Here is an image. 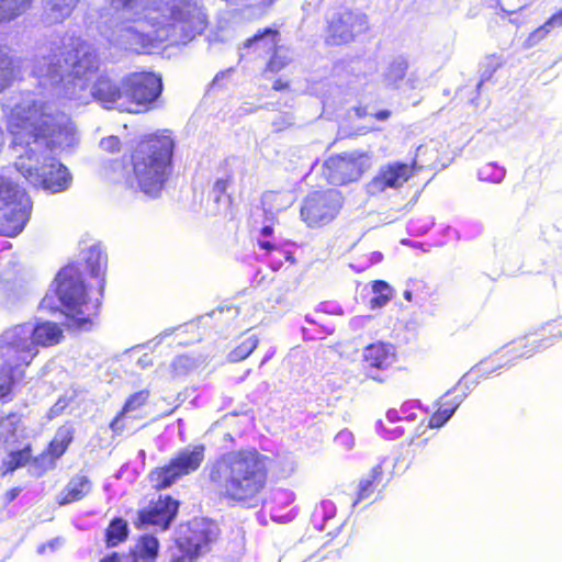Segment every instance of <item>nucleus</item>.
I'll use <instances>...</instances> for the list:
<instances>
[{
  "mask_svg": "<svg viewBox=\"0 0 562 562\" xmlns=\"http://www.w3.org/2000/svg\"><path fill=\"white\" fill-rule=\"evenodd\" d=\"M233 175H227L225 178H218L212 187V194L216 203L220 202L222 196L226 195L228 187L233 183Z\"/></svg>",
  "mask_w": 562,
  "mask_h": 562,
  "instance_id": "42",
  "label": "nucleus"
},
{
  "mask_svg": "<svg viewBox=\"0 0 562 562\" xmlns=\"http://www.w3.org/2000/svg\"><path fill=\"white\" fill-rule=\"evenodd\" d=\"M205 447L194 446L192 450L179 451L169 462L150 471L148 479L156 491L173 485L179 479L196 471L204 461Z\"/></svg>",
  "mask_w": 562,
  "mask_h": 562,
  "instance_id": "10",
  "label": "nucleus"
},
{
  "mask_svg": "<svg viewBox=\"0 0 562 562\" xmlns=\"http://www.w3.org/2000/svg\"><path fill=\"white\" fill-rule=\"evenodd\" d=\"M91 479L85 473L72 475L57 497L59 506H66L86 498L92 491Z\"/></svg>",
  "mask_w": 562,
  "mask_h": 562,
  "instance_id": "23",
  "label": "nucleus"
},
{
  "mask_svg": "<svg viewBox=\"0 0 562 562\" xmlns=\"http://www.w3.org/2000/svg\"><path fill=\"white\" fill-rule=\"evenodd\" d=\"M108 3L116 11H131L137 5L138 0H108Z\"/></svg>",
  "mask_w": 562,
  "mask_h": 562,
  "instance_id": "45",
  "label": "nucleus"
},
{
  "mask_svg": "<svg viewBox=\"0 0 562 562\" xmlns=\"http://www.w3.org/2000/svg\"><path fill=\"white\" fill-rule=\"evenodd\" d=\"M257 245L267 252H271L278 248L277 245L270 240H258Z\"/></svg>",
  "mask_w": 562,
  "mask_h": 562,
  "instance_id": "49",
  "label": "nucleus"
},
{
  "mask_svg": "<svg viewBox=\"0 0 562 562\" xmlns=\"http://www.w3.org/2000/svg\"><path fill=\"white\" fill-rule=\"evenodd\" d=\"M392 112L390 110H380L372 114L376 121H386L391 117Z\"/></svg>",
  "mask_w": 562,
  "mask_h": 562,
  "instance_id": "50",
  "label": "nucleus"
},
{
  "mask_svg": "<svg viewBox=\"0 0 562 562\" xmlns=\"http://www.w3.org/2000/svg\"><path fill=\"white\" fill-rule=\"evenodd\" d=\"M244 48H251L259 57L281 50L280 32L278 29L272 27L260 29L244 42Z\"/></svg>",
  "mask_w": 562,
  "mask_h": 562,
  "instance_id": "22",
  "label": "nucleus"
},
{
  "mask_svg": "<svg viewBox=\"0 0 562 562\" xmlns=\"http://www.w3.org/2000/svg\"><path fill=\"white\" fill-rule=\"evenodd\" d=\"M149 395L150 393L148 390H140L138 392L131 394L126 398L121 411L116 414V416L111 420L109 425L110 429L114 435H122V432L126 428V425L124 423L125 415L130 412H133L144 406L147 403Z\"/></svg>",
  "mask_w": 562,
  "mask_h": 562,
  "instance_id": "27",
  "label": "nucleus"
},
{
  "mask_svg": "<svg viewBox=\"0 0 562 562\" xmlns=\"http://www.w3.org/2000/svg\"><path fill=\"white\" fill-rule=\"evenodd\" d=\"M20 492H21V487H19V486H15V487L10 488V490L5 493V495H4L5 504L8 505V504L12 503V502L18 497V495L20 494Z\"/></svg>",
  "mask_w": 562,
  "mask_h": 562,
  "instance_id": "48",
  "label": "nucleus"
},
{
  "mask_svg": "<svg viewBox=\"0 0 562 562\" xmlns=\"http://www.w3.org/2000/svg\"><path fill=\"white\" fill-rule=\"evenodd\" d=\"M271 459L254 447L231 450L209 465L207 480L229 506L258 507L268 490Z\"/></svg>",
  "mask_w": 562,
  "mask_h": 562,
  "instance_id": "1",
  "label": "nucleus"
},
{
  "mask_svg": "<svg viewBox=\"0 0 562 562\" xmlns=\"http://www.w3.org/2000/svg\"><path fill=\"white\" fill-rule=\"evenodd\" d=\"M491 165H486L485 167H483V169L481 170V173H483L485 171V169L490 168Z\"/></svg>",
  "mask_w": 562,
  "mask_h": 562,
  "instance_id": "57",
  "label": "nucleus"
},
{
  "mask_svg": "<svg viewBox=\"0 0 562 562\" xmlns=\"http://www.w3.org/2000/svg\"><path fill=\"white\" fill-rule=\"evenodd\" d=\"M100 562H122L117 552H112L100 560Z\"/></svg>",
  "mask_w": 562,
  "mask_h": 562,
  "instance_id": "51",
  "label": "nucleus"
},
{
  "mask_svg": "<svg viewBox=\"0 0 562 562\" xmlns=\"http://www.w3.org/2000/svg\"><path fill=\"white\" fill-rule=\"evenodd\" d=\"M260 234L262 236H271L273 234V227L271 225H266L260 229Z\"/></svg>",
  "mask_w": 562,
  "mask_h": 562,
  "instance_id": "53",
  "label": "nucleus"
},
{
  "mask_svg": "<svg viewBox=\"0 0 562 562\" xmlns=\"http://www.w3.org/2000/svg\"><path fill=\"white\" fill-rule=\"evenodd\" d=\"M29 342L22 340L0 342V402H11L16 386L25 379L26 370L35 359Z\"/></svg>",
  "mask_w": 562,
  "mask_h": 562,
  "instance_id": "5",
  "label": "nucleus"
},
{
  "mask_svg": "<svg viewBox=\"0 0 562 562\" xmlns=\"http://www.w3.org/2000/svg\"><path fill=\"white\" fill-rule=\"evenodd\" d=\"M123 102L121 111L145 113L154 109L162 92L161 77L151 71H135L122 80Z\"/></svg>",
  "mask_w": 562,
  "mask_h": 562,
  "instance_id": "6",
  "label": "nucleus"
},
{
  "mask_svg": "<svg viewBox=\"0 0 562 562\" xmlns=\"http://www.w3.org/2000/svg\"><path fill=\"white\" fill-rule=\"evenodd\" d=\"M560 338H562V316L546 323L539 334L526 337V342L522 346L526 350L520 355L530 357L535 352L549 347L553 340Z\"/></svg>",
  "mask_w": 562,
  "mask_h": 562,
  "instance_id": "20",
  "label": "nucleus"
},
{
  "mask_svg": "<svg viewBox=\"0 0 562 562\" xmlns=\"http://www.w3.org/2000/svg\"><path fill=\"white\" fill-rule=\"evenodd\" d=\"M18 70L13 58L0 47V86L12 80Z\"/></svg>",
  "mask_w": 562,
  "mask_h": 562,
  "instance_id": "38",
  "label": "nucleus"
},
{
  "mask_svg": "<svg viewBox=\"0 0 562 562\" xmlns=\"http://www.w3.org/2000/svg\"><path fill=\"white\" fill-rule=\"evenodd\" d=\"M353 111L358 117H364L368 114V111L364 106H356L353 108Z\"/></svg>",
  "mask_w": 562,
  "mask_h": 562,
  "instance_id": "52",
  "label": "nucleus"
},
{
  "mask_svg": "<svg viewBox=\"0 0 562 562\" xmlns=\"http://www.w3.org/2000/svg\"><path fill=\"white\" fill-rule=\"evenodd\" d=\"M363 362L370 370H387L396 359L395 348L389 342L376 341L363 350Z\"/></svg>",
  "mask_w": 562,
  "mask_h": 562,
  "instance_id": "21",
  "label": "nucleus"
},
{
  "mask_svg": "<svg viewBox=\"0 0 562 562\" xmlns=\"http://www.w3.org/2000/svg\"><path fill=\"white\" fill-rule=\"evenodd\" d=\"M12 148L24 149L27 157L34 154L33 145L53 149L70 133V117L42 100H26L13 105L5 119Z\"/></svg>",
  "mask_w": 562,
  "mask_h": 562,
  "instance_id": "3",
  "label": "nucleus"
},
{
  "mask_svg": "<svg viewBox=\"0 0 562 562\" xmlns=\"http://www.w3.org/2000/svg\"><path fill=\"white\" fill-rule=\"evenodd\" d=\"M460 406L457 396L447 393L436 402V411L428 417L427 428L436 429L442 427Z\"/></svg>",
  "mask_w": 562,
  "mask_h": 562,
  "instance_id": "26",
  "label": "nucleus"
},
{
  "mask_svg": "<svg viewBox=\"0 0 562 562\" xmlns=\"http://www.w3.org/2000/svg\"><path fill=\"white\" fill-rule=\"evenodd\" d=\"M372 291L375 294L371 299L372 307H382L385 304H387L392 299V290L390 285L383 280L373 281Z\"/></svg>",
  "mask_w": 562,
  "mask_h": 562,
  "instance_id": "37",
  "label": "nucleus"
},
{
  "mask_svg": "<svg viewBox=\"0 0 562 562\" xmlns=\"http://www.w3.org/2000/svg\"><path fill=\"white\" fill-rule=\"evenodd\" d=\"M419 168L415 160L391 161L381 166L367 184L368 192L372 195L380 194L386 190H398L412 179Z\"/></svg>",
  "mask_w": 562,
  "mask_h": 562,
  "instance_id": "14",
  "label": "nucleus"
},
{
  "mask_svg": "<svg viewBox=\"0 0 562 562\" xmlns=\"http://www.w3.org/2000/svg\"><path fill=\"white\" fill-rule=\"evenodd\" d=\"M60 400L57 401L47 412V419H53L58 416L61 409L65 407V404L60 405Z\"/></svg>",
  "mask_w": 562,
  "mask_h": 562,
  "instance_id": "47",
  "label": "nucleus"
},
{
  "mask_svg": "<svg viewBox=\"0 0 562 562\" xmlns=\"http://www.w3.org/2000/svg\"><path fill=\"white\" fill-rule=\"evenodd\" d=\"M220 533L217 524L212 520L189 527L167 548L165 562H195Z\"/></svg>",
  "mask_w": 562,
  "mask_h": 562,
  "instance_id": "7",
  "label": "nucleus"
},
{
  "mask_svg": "<svg viewBox=\"0 0 562 562\" xmlns=\"http://www.w3.org/2000/svg\"><path fill=\"white\" fill-rule=\"evenodd\" d=\"M291 87V83L289 80H284L282 78H278L272 83V89L274 91H285L289 90Z\"/></svg>",
  "mask_w": 562,
  "mask_h": 562,
  "instance_id": "46",
  "label": "nucleus"
},
{
  "mask_svg": "<svg viewBox=\"0 0 562 562\" xmlns=\"http://www.w3.org/2000/svg\"><path fill=\"white\" fill-rule=\"evenodd\" d=\"M106 255L97 247H90L87 252L86 262L91 274L98 278L99 286L103 291L105 281L104 272L106 268Z\"/></svg>",
  "mask_w": 562,
  "mask_h": 562,
  "instance_id": "31",
  "label": "nucleus"
},
{
  "mask_svg": "<svg viewBox=\"0 0 562 562\" xmlns=\"http://www.w3.org/2000/svg\"><path fill=\"white\" fill-rule=\"evenodd\" d=\"M158 551V539L153 535H142L130 549V562H155Z\"/></svg>",
  "mask_w": 562,
  "mask_h": 562,
  "instance_id": "28",
  "label": "nucleus"
},
{
  "mask_svg": "<svg viewBox=\"0 0 562 562\" xmlns=\"http://www.w3.org/2000/svg\"><path fill=\"white\" fill-rule=\"evenodd\" d=\"M372 379H373V380H375V381H379V382H382V381H383V379H380V378L374 376V375H372Z\"/></svg>",
  "mask_w": 562,
  "mask_h": 562,
  "instance_id": "56",
  "label": "nucleus"
},
{
  "mask_svg": "<svg viewBox=\"0 0 562 562\" xmlns=\"http://www.w3.org/2000/svg\"><path fill=\"white\" fill-rule=\"evenodd\" d=\"M176 140L169 130L142 135L128 149L124 181L157 198L173 173Z\"/></svg>",
  "mask_w": 562,
  "mask_h": 562,
  "instance_id": "2",
  "label": "nucleus"
},
{
  "mask_svg": "<svg viewBox=\"0 0 562 562\" xmlns=\"http://www.w3.org/2000/svg\"><path fill=\"white\" fill-rule=\"evenodd\" d=\"M179 502L171 495H159L148 507L138 510L136 527L154 526L161 530L169 529L179 510Z\"/></svg>",
  "mask_w": 562,
  "mask_h": 562,
  "instance_id": "18",
  "label": "nucleus"
},
{
  "mask_svg": "<svg viewBox=\"0 0 562 562\" xmlns=\"http://www.w3.org/2000/svg\"><path fill=\"white\" fill-rule=\"evenodd\" d=\"M168 25L180 26L183 32H202L206 25V19L195 3L186 1L170 8Z\"/></svg>",
  "mask_w": 562,
  "mask_h": 562,
  "instance_id": "19",
  "label": "nucleus"
},
{
  "mask_svg": "<svg viewBox=\"0 0 562 562\" xmlns=\"http://www.w3.org/2000/svg\"><path fill=\"white\" fill-rule=\"evenodd\" d=\"M74 437L75 429L72 426L63 425L58 427L46 448L33 460L34 475L42 476L49 470L55 469L57 460L67 452Z\"/></svg>",
  "mask_w": 562,
  "mask_h": 562,
  "instance_id": "17",
  "label": "nucleus"
},
{
  "mask_svg": "<svg viewBox=\"0 0 562 562\" xmlns=\"http://www.w3.org/2000/svg\"><path fill=\"white\" fill-rule=\"evenodd\" d=\"M404 297L406 301L412 302L413 301V291L412 290H405L404 291Z\"/></svg>",
  "mask_w": 562,
  "mask_h": 562,
  "instance_id": "54",
  "label": "nucleus"
},
{
  "mask_svg": "<svg viewBox=\"0 0 562 562\" xmlns=\"http://www.w3.org/2000/svg\"><path fill=\"white\" fill-rule=\"evenodd\" d=\"M371 167V155L355 150L329 156L323 164L322 173L328 183L346 186L359 180Z\"/></svg>",
  "mask_w": 562,
  "mask_h": 562,
  "instance_id": "8",
  "label": "nucleus"
},
{
  "mask_svg": "<svg viewBox=\"0 0 562 562\" xmlns=\"http://www.w3.org/2000/svg\"><path fill=\"white\" fill-rule=\"evenodd\" d=\"M386 483L383 467L381 464L374 465L369 474L359 481L352 505L356 506L362 501L371 498L374 493L382 491Z\"/></svg>",
  "mask_w": 562,
  "mask_h": 562,
  "instance_id": "25",
  "label": "nucleus"
},
{
  "mask_svg": "<svg viewBox=\"0 0 562 562\" xmlns=\"http://www.w3.org/2000/svg\"><path fill=\"white\" fill-rule=\"evenodd\" d=\"M340 191L326 189L310 193L302 203V221L311 228H318L336 218L342 207Z\"/></svg>",
  "mask_w": 562,
  "mask_h": 562,
  "instance_id": "11",
  "label": "nucleus"
},
{
  "mask_svg": "<svg viewBox=\"0 0 562 562\" xmlns=\"http://www.w3.org/2000/svg\"><path fill=\"white\" fill-rule=\"evenodd\" d=\"M78 3L79 0H50L52 11L57 20L68 18Z\"/></svg>",
  "mask_w": 562,
  "mask_h": 562,
  "instance_id": "40",
  "label": "nucleus"
},
{
  "mask_svg": "<svg viewBox=\"0 0 562 562\" xmlns=\"http://www.w3.org/2000/svg\"><path fill=\"white\" fill-rule=\"evenodd\" d=\"M24 198V190L19 189L10 182L2 181L0 183V204H2L0 210L3 209L0 222V232L2 235L14 237L24 228L26 222L23 205Z\"/></svg>",
  "mask_w": 562,
  "mask_h": 562,
  "instance_id": "13",
  "label": "nucleus"
},
{
  "mask_svg": "<svg viewBox=\"0 0 562 562\" xmlns=\"http://www.w3.org/2000/svg\"><path fill=\"white\" fill-rule=\"evenodd\" d=\"M32 0H0V24L9 22L27 8H30Z\"/></svg>",
  "mask_w": 562,
  "mask_h": 562,
  "instance_id": "34",
  "label": "nucleus"
},
{
  "mask_svg": "<svg viewBox=\"0 0 562 562\" xmlns=\"http://www.w3.org/2000/svg\"><path fill=\"white\" fill-rule=\"evenodd\" d=\"M127 521L121 517L113 518L104 531L106 548H113L124 542L128 537Z\"/></svg>",
  "mask_w": 562,
  "mask_h": 562,
  "instance_id": "32",
  "label": "nucleus"
},
{
  "mask_svg": "<svg viewBox=\"0 0 562 562\" xmlns=\"http://www.w3.org/2000/svg\"><path fill=\"white\" fill-rule=\"evenodd\" d=\"M16 169L32 186L50 193L67 190L72 180L67 167L55 157L46 158L40 168H33L19 161Z\"/></svg>",
  "mask_w": 562,
  "mask_h": 562,
  "instance_id": "12",
  "label": "nucleus"
},
{
  "mask_svg": "<svg viewBox=\"0 0 562 562\" xmlns=\"http://www.w3.org/2000/svg\"><path fill=\"white\" fill-rule=\"evenodd\" d=\"M367 14L349 8H339L326 19L324 42L329 46H342L369 31Z\"/></svg>",
  "mask_w": 562,
  "mask_h": 562,
  "instance_id": "9",
  "label": "nucleus"
},
{
  "mask_svg": "<svg viewBox=\"0 0 562 562\" xmlns=\"http://www.w3.org/2000/svg\"><path fill=\"white\" fill-rule=\"evenodd\" d=\"M123 92V85L117 86L108 77H99L91 89L93 99L109 109L116 105L121 110Z\"/></svg>",
  "mask_w": 562,
  "mask_h": 562,
  "instance_id": "24",
  "label": "nucleus"
},
{
  "mask_svg": "<svg viewBox=\"0 0 562 562\" xmlns=\"http://www.w3.org/2000/svg\"><path fill=\"white\" fill-rule=\"evenodd\" d=\"M20 423L21 415L15 412L0 415V446H5L15 437Z\"/></svg>",
  "mask_w": 562,
  "mask_h": 562,
  "instance_id": "33",
  "label": "nucleus"
},
{
  "mask_svg": "<svg viewBox=\"0 0 562 562\" xmlns=\"http://www.w3.org/2000/svg\"><path fill=\"white\" fill-rule=\"evenodd\" d=\"M291 63V58L281 54V50H276L269 55L265 67L262 68L261 75L270 79L271 76L277 75Z\"/></svg>",
  "mask_w": 562,
  "mask_h": 562,
  "instance_id": "35",
  "label": "nucleus"
},
{
  "mask_svg": "<svg viewBox=\"0 0 562 562\" xmlns=\"http://www.w3.org/2000/svg\"><path fill=\"white\" fill-rule=\"evenodd\" d=\"M259 339L256 335L245 337L231 352L229 359L234 362L241 361L252 353L258 347Z\"/></svg>",
  "mask_w": 562,
  "mask_h": 562,
  "instance_id": "36",
  "label": "nucleus"
},
{
  "mask_svg": "<svg viewBox=\"0 0 562 562\" xmlns=\"http://www.w3.org/2000/svg\"><path fill=\"white\" fill-rule=\"evenodd\" d=\"M34 458L31 443L25 445L22 449L11 451L8 459L1 464L2 475L12 473L16 469L25 467L29 463H31V467L33 468Z\"/></svg>",
  "mask_w": 562,
  "mask_h": 562,
  "instance_id": "30",
  "label": "nucleus"
},
{
  "mask_svg": "<svg viewBox=\"0 0 562 562\" xmlns=\"http://www.w3.org/2000/svg\"><path fill=\"white\" fill-rule=\"evenodd\" d=\"M56 294L67 318V326L77 330H89L98 313L97 304L90 302L87 286L79 267L69 263L55 278Z\"/></svg>",
  "mask_w": 562,
  "mask_h": 562,
  "instance_id": "4",
  "label": "nucleus"
},
{
  "mask_svg": "<svg viewBox=\"0 0 562 562\" xmlns=\"http://www.w3.org/2000/svg\"><path fill=\"white\" fill-rule=\"evenodd\" d=\"M23 338L29 342L27 347L33 348L36 357L37 347L48 348L58 345L64 338V330L59 324L47 321L35 324L32 330H29L25 325L15 326L5 337L8 341Z\"/></svg>",
  "mask_w": 562,
  "mask_h": 562,
  "instance_id": "15",
  "label": "nucleus"
},
{
  "mask_svg": "<svg viewBox=\"0 0 562 562\" xmlns=\"http://www.w3.org/2000/svg\"><path fill=\"white\" fill-rule=\"evenodd\" d=\"M100 147L105 153L117 154L121 151L122 142L120 137L111 135L101 139Z\"/></svg>",
  "mask_w": 562,
  "mask_h": 562,
  "instance_id": "44",
  "label": "nucleus"
},
{
  "mask_svg": "<svg viewBox=\"0 0 562 562\" xmlns=\"http://www.w3.org/2000/svg\"><path fill=\"white\" fill-rule=\"evenodd\" d=\"M58 544V539H54L52 541H49L47 543V546L50 548V549H55V547Z\"/></svg>",
  "mask_w": 562,
  "mask_h": 562,
  "instance_id": "55",
  "label": "nucleus"
},
{
  "mask_svg": "<svg viewBox=\"0 0 562 562\" xmlns=\"http://www.w3.org/2000/svg\"><path fill=\"white\" fill-rule=\"evenodd\" d=\"M562 25V8L559 9L555 13H553L541 26H539L535 33L540 34L541 36L549 33V31L554 26Z\"/></svg>",
  "mask_w": 562,
  "mask_h": 562,
  "instance_id": "43",
  "label": "nucleus"
},
{
  "mask_svg": "<svg viewBox=\"0 0 562 562\" xmlns=\"http://www.w3.org/2000/svg\"><path fill=\"white\" fill-rule=\"evenodd\" d=\"M194 361L187 355H181L175 358L170 364V371L173 376L187 374L192 370Z\"/></svg>",
  "mask_w": 562,
  "mask_h": 562,
  "instance_id": "41",
  "label": "nucleus"
},
{
  "mask_svg": "<svg viewBox=\"0 0 562 562\" xmlns=\"http://www.w3.org/2000/svg\"><path fill=\"white\" fill-rule=\"evenodd\" d=\"M396 411H400L401 419L398 423L406 427V425L412 424L417 419L419 406L414 401H405L398 408H396Z\"/></svg>",
  "mask_w": 562,
  "mask_h": 562,
  "instance_id": "39",
  "label": "nucleus"
},
{
  "mask_svg": "<svg viewBox=\"0 0 562 562\" xmlns=\"http://www.w3.org/2000/svg\"><path fill=\"white\" fill-rule=\"evenodd\" d=\"M427 442H428V440H427V439H425V440H423L420 443H423V445H427Z\"/></svg>",
  "mask_w": 562,
  "mask_h": 562,
  "instance_id": "58",
  "label": "nucleus"
},
{
  "mask_svg": "<svg viewBox=\"0 0 562 562\" xmlns=\"http://www.w3.org/2000/svg\"><path fill=\"white\" fill-rule=\"evenodd\" d=\"M400 419V411H396V407L390 408L385 417L376 423L378 434L386 440L401 438L406 429L404 425L398 423Z\"/></svg>",
  "mask_w": 562,
  "mask_h": 562,
  "instance_id": "29",
  "label": "nucleus"
},
{
  "mask_svg": "<svg viewBox=\"0 0 562 562\" xmlns=\"http://www.w3.org/2000/svg\"><path fill=\"white\" fill-rule=\"evenodd\" d=\"M74 78H83L98 71L97 54L85 43H78L60 52L57 64Z\"/></svg>",
  "mask_w": 562,
  "mask_h": 562,
  "instance_id": "16",
  "label": "nucleus"
}]
</instances>
